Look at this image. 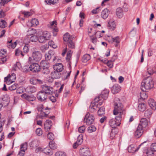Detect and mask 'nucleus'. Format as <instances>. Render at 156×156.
Segmentation results:
<instances>
[{"label": "nucleus", "instance_id": "obj_32", "mask_svg": "<svg viewBox=\"0 0 156 156\" xmlns=\"http://www.w3.org/2000/svg\"><path fill=\"white\" fill-rule=\"evenodd\" d=\"M116 14L119 18H121L123 15V11L122 9L120 8H118L116 10Z\"/></svg>", "mask_w": 156, "mask_h": 156}, {"label": "nucleus", "instance_id": "obj_40", "mask_svg": "<svg viewBox=\"0 0 156 156\" xmlns=\"http://www.w3.org/2000/svg\"><path fill=\"white\" fill-rule=\"evenodd\" d=\"M105 113V108L104 107H101L98 111V114L99 116H101L102 115Z\"/></svg>", "mask_w": 156, "mask_h": 156}, {"label": "nucleus", "instance_id": "obj_53", "mask_svg": "<svg viewBox=\"0 0 156 156\" xmlns=\"http://www.w3.org/2000/svg\"><path fill=\"white\" fill-rule=\"evenodd\" d=\"M58 0H45V2L47 4H55L58 2Z\"/></svg>", "mask_w": 156, "mask_h": 156}, {"label": "nucleus", "instance_id": "obj_11", "mask_svg": "<svg viewBox=\"0 0 156 156\" xmlns=\"http://www.w3.org/2000/svg\"><path fill=\"white\" fill-rule=\"evenodd\" d=\"M144 143V142L142 143L138 147L136 148L135 147V145H131L128 147V152L130 153H133L137 151L139 148Z\"/></svg>", "mask_w": 156, "mask_h": 156}, {"label": "nucleus", "instance_id": "obj_55", "mask_svg": "<svg viewBox=\"0 0 156 156\" xmlns=\"http://www.w3.org/2000/svg\"><path fill=\"white\" fill-rule=\"evenodd\" d=\"M109 92L108 90H105L102 92L101 94H102V95H104V94H105V98H107Z\"/></svg>", "mask_w": 156, "mask_h": 156}, {"label": "nucleus", "instance_id": "obj_37", "mask_svg": "<svg viewBox=\"0 0 156 156\" xmlns=\"http://www.w3.org/2000/svg\"><path fill=\"white\" fill-rule=\"evenodd\" d=\"M27 144L26 142L20 145V150L21 151L25 152V151L27 149Z\"/></svg>", "mask_w": 156, "mask_h": 156}, {"label": "nucleus", "instance_id": "obj_17", "mask_svg": "<svg viewBox=\"0 0 156 156\" xmlns=\"http://www.w3.org/2000/svg\"><path fill=\"white\" fill-rule=\"evenodd\" d=\"M52 125V122L49 120H47L44 124V128L47 131H49L51 128Z\"/></svg>", "mask_w": 156, "mask_h": 156}, {"label": "nucleus", "instance_id": "obj_35", "mask_svg": "<svg viewBox=\"0 0 156 156\" xmlns=\"http://www.w3.org/2000/svg\"><path fill=\"white\" fill-rule=\"evenodd\" d=\"M146 105L143 103L140 104L138 106V110L141 112L144 111L146 108Z\"/></svg>", "mask_w": 156, "mask_h": 156}, {"label": "nucleus", "instance_id": "obj_8", "mask_svg": "<svg viewBox=\"0 0 156 156\" xmlns=\"http://www.w3.org/2000/svg\"><path fill=\"white\" fill-rule=\"evenodd\" d=\"M30 70L34 72L39 71L41 68L39 65L37 63H33L29 66Z\"/></svg>", "mask_w": 156, "mask_h": 156}, {"label": "nucleus", "instance_id": "obj_26", "mask_svg": "<svg viewBox=\"0 0 156 156\" xmlns=\"http://www.w3.org/2000/svg\"><path fill=\"white\" fill-rule=\"evenodd\" d=\"M118 133V129L116 128L113 129H112L110 136V138L111 139H114L115 135Z\"/></svg>", "mask_w": 156, "mask_h": 156}, {"label": "nucleus", "instance_id": "obj_48", "mask_svg": "<svg viewBox=\"0 0 156 156\" xmlns=\"http://www.w3.org/2000/svg\"><path fill=\"white\" fill-rule=\"evenodd\" d=\"M140 97L141 99H145L147 98V95L145 92L143 91L140 93Z\"/></svg>", "mask_w": 156, "mask_h": 156}, {"label": "nucleus", "instance_id": "obj_44", "mask_svg": "<svg viewBox=\"0 0 156 156\" xmlns=\"http://www.w3.org/2000/svg\"><path fill=\"white\" fill-rule=\"evenodd\" d=\"M7 26L6 22L3 20H0V27L3 28Z\"/></svg>", "mask_w": 156, "mask_h": 156}, {"label": "nucleus", "instance_id": "obj_34", "mask_svg": "<svg viewBox=\"0 0 156 156\" xmlns=\"http://www.w3.org/2000/svg\"><path fill=\"white\" fill-rule=\"evenodd\" d=\"M63 40L65 41H68L72 40V36L71 37L68 33L65 34L63 36Z\"/></svg>", "mask_w": 156, "mask_h": 156}, {"label": "nucleus", "instance_id": "obj_31", "mask_svg": "<svg viewBox=\"0 0 156 156\" xmlns=\"http://www.w3.org/2000/svg\"><path fill=\"white\" fill-rule=\"evenodd\" d=\"M16 42H14L13 43H12V40L10 41H8L7 43V47L8 48H14L16 47Z\"/></svg>", "mask_w": 156, "mask_h": 156}, {"label": "nucleus", "instance_id": "obj_4", "mask_svg": "<svg viewBox=\"0 0 156 156\" xmlns=\"http://www.w3.org/2000/svg\"><path fill=\"white\" fill-rule=\"evenodd\" d=\"M94 118L92 114L87 113L85 116L84 120V122L87 125H89L91 124L94 122Z\"/></svg>", "mask_w": 156, "mask_h": 156}, {"label": "nucleus", "instance_id": "obj_60", "mask_svg": "<svg viewBox=\"0 0 156 156\" xmlns=\"http://www.w3.org/2000/svg\"><path fill=\"white\" fill-rule=\"evenodd\" d=\"M17 84H14L9 87V89L10 90H14L16 89L17 88Z\"/></svg>", "mask_w": 156, "mask_h": 156}, {"label": "nucleus", "instance_id": "obj_21", "mask_svg": "<svg viewBox=\"0 0 156 156\" xmlns=\"http://www.w3.org/2000/svg\"><path fill=\"white\" fill-rule=\"evenodd\" d=\"M100 98V97L98 96L95 98L94 100V102L95 103H97V105L98 106V105L101 106L102 105L103 102V100Z\"/></svg>", "mask_w": 156, "mask_h": 156}, {"label": "nucleus", "instance_id": "obj_20", "mask_svg": "<svg viewBox=\"0 0 156 156\" xmlns=\"http://www.w3.org/2000/svg\"><path fill=\"white\" fill-rule=\"evenodd\" d=\"M61 74L58 71L52 72L51 73V77L53 79H58L60 78Z\"/></svg>", "mask_w": 156, "mask_h": 156}, {"label": "nucleus", "instance_id": "obj_57", "mask_svg": "<svg viewBox=\"0 0 156 156\" xmlns=\"http://www.w3.org/2000/svg\"><path fill=\"white\" fill-rule=\"evenodd\" d=\"M25 90L23 87H19L16 90V93L18 94H21L23 93Z\"/></svg>", "mask_w": 156, "mask_h": 156}, {"label": "nucleus", "instance_id": "obj_61", "mask_svg": "<svg viewBox=\"0 0 156 156\" xmlns=\"http://www.w3.org/2000/svg\"><path fill=\"white\" fill-rule=\"evenodd\" d=\"M48 138L50 140H53L54 139V136L51 133H49L48 134Z\"/></svg>", "mask_w": 156, "mask_h": 156}, {"label": "nucleus", "instance_id": "obj_33", "mask_svg": "<svg viewBox=\"0 0 156 156\" xmlns=\"http://www.w3.org/2000/svg\"><path fill=\"white\" fill-rule=\"evenodd\" d=\"M39 141L37 140H34L32 141L30 143V145L32 148H35L39 145Z\"/></svg>", "mask_w": 156, "mask_h": 156}, {"label": "nucleus", "instance_id": "obj_46", "mask_svg": "<svg viewBox=\"0 0 156 156\" xmlns=\"http://www.w3.org/2000/svg\"><path fill=\"white\" fill-rule=\"evenodd\" d=\"M83 136L82 135H80L77 137V140L76 141L80 145L83 142Z\"/></svg>", "mask_w": 156, "mask_h": 156}, {"label": "nucleus", "instance_id": "obj_41", "mask_svg": "<svg viewBox=\"0 0 156 156\" xmlns=\"http://www.w3.org/2000/svg\"><path fill=\"white\" fill-rule=\"evenodd\" d=\"M31 23L32 26H35L39 24L38 20L36 19H33L31 21Z\"/></svg>", "mask_w": 156, "mask_h": 156}, {"label": "nucleus", "instance_id": "obj_30", "mask_svg": "<svg viewBox=\"0 0 156 156\" xmlns=\"http://www.w3.org/2000/svg\"><path fill=\"white\" fill-rule=\"evenodd\" d=\"M148 124L147 120L145 118H142L140 120V125L141 126L142 128L143 127H145Z\"/></svg>", "mask_w": 156, "mask_h": 156}, {"label": "nucleus", "instance_id": "obj_58", "mask_svg": "<svg viewBox=\"0 0 156 156\" xmlns=\"http://www.w3.org/2000/svg\"><path fill=\"white\" fill-rule=\"evenodd\" d=\"M92 42L95 44H96L97 42V38L94 37V35L90 36Z\"/></svg>", "mask_w": 156, "mask_h": 156}, {"label": "nucleus", "instance_id": "obj_6", "mask_svg": "<svg viewBox=\"0 0 156 156\" xmlns=\"http://www.w3.org/2000/svg\"><path fill=\"white\" fill-rule=\"evenodd\" d=\"M32 56L35 61H39L42 58V55L40 51H34L32 53Z\"/></svg>", "mask_w": 156, "mask_h": 156}, {"label": "nucleus", "instance_id": "obj_25", "mask_svg": "<svg viewBox=\"0 0 156 156\" xmlns=\"http://www.w3.org/2000/svg\"><path fill=\"white\" fill-rule=\"evenodd\" d=\"M109 27L112 30H114L116 27V24L115 20L113 19H111L108 22Z\"/></svg>", "mask_w": 156, "mask_h": 156}, {"label": "nucleus", "instance_id": "obj_12", "mask_svg": "<svg viewBox=\"0 0 156 156\" xmlns=\"http://www.w3.org/2000/svg\"><path fill=\"white\" fill-rule=\"evenodd\" d=\"M56 22L55 21H53L50 23V27L52 29L53 33L54 36H55L57 34V33L58 31L56 26Z\"/></svg>", "mask_w": 156, "mask_h": 156}, {"label": "nucleus", "instance_id": "obj_2", "mask_svg": "<svg viewBox=\"0 0 156 156\" xmlns=\"http://www.w3.org/2000/svg\"><path fill=\"white\" fill-rule=\"evenodd\" d=\"M123 106L120 102L115 103L114 108L113 110L114 115L118 116H122L123 114L124 109H123Z\"/></svg>", "mask_w": 156, "mask_h": 156}, {"label": "nucleus", "instance_id": "obj_59", "mask_svg": "<svg viewBox=\"0 0 156 156\" xmlns=\"http://www.w3.org/2000/svg\"><path fill=\"white\" fill-rule=\"evenodd\" d=\"M30 40L32 42H36L38 40V38L36 35H34L30 38Z\"/></svg>", "mask_w": 156, "mask_h": 156}, {"label": "nucleus", "instance_id": "obj_38", "mask_svg": "<svg viewBox=\"0 0 156 156\" xmlns=\"http://www.w3.org/2000/svg\"><path fill=\"white\" fill-rule=\"evenodd\" d=\"M152 113V111L151 109H148L145 112L144 115L147 118L150 117Z\"/></svg>", "mask_w": 156, "mask_h": 156}, {"label": "nucleus", "instance_id": "obj_28", "mask_svg": "<svg viewBox=\"0 0 156 156\" xmlns=\"http://www.w3.org/2000/svg\"><path fill=\"white\" fill-rule=\"evenodd\" d=\"M147 72L149 74L151 75L156 72V67L155 66L151 67L148 66L147 68Z\"/></svg>", "mask_w": 156, "mask_h": 156}, {"label": "nucleus", "instance_id": "obj_42", "mask_svg": "<svg viewBox=\"0 0 156 156\" xmlns=\"http://www.w3.org/2000/svg\"><path fill=\"white\" fill-rule=\"evenodd\" d=\"M21 12L22 14L24 15L25 17H28L33 14L32 12H27L25 11H22Z\"/></svg>", "mask_w": 156, "mask_h": 156}, {"label": "nucleus", "instance_id": "obj_36", "mask_svg": "<svg viewBox=\"0 0 156 156\" xmlns=\"http://www.w3.org/2000/svg\"><path fill=\"white\" fill-rule=\"evenodd\" d=\"M90 58V56L88 54H86L84 55L82 58L83 62H86Z\"/></svg>", "mask_w": 156, "mask_h": 156}, {"label": "nucleus", "instance_id": "obj_50", "mask_svg": "<svg viewBox=\"0 0 156 156\" xmlns=\"http://www.w3.org/2000/svg\"><path fill=\"white\" fill-rule=\"evenodd\" d=\"M15 54V55L16 56H19L20 55H21L23 57L24 56V55L23 54V52L19 48L16 50Z\"/></svg>", "mask_w": 156, "mask_h": 156}, {"label": "nucleus", "instance_id": "obj_43", "mask_svg": "<svg viewBox=\"0 0 156 156\" xmlns=\"http://www.w3.org/2000/svg\"><path fill=\"white\" fill-rule=\"evenodd\" d=\"M43 36H44L45 39L47 40H49L51 37V35L47 31H44L43 34Z\"/></svg>", "mask_w": 156, "mask_h": 156}, {"label": "nucleus", "instance_id": "obj_51", "mask_svg": "<svg viewBox=\"0 0 156 156\" xmlns=\"http://www.w3.org/2000/svg\"><path fill=\"white\" fill-rule=\"evenodd\" d=\"M55 156H66V153L63 151H58L55 154Z\"/></svg>", "mask_w": 156, "mask_h": 156}, {"label": "nucleus", "instance_id": "obj_62", "mask_svg": "<svg viewBox=\"0 0 156 156\" xmlns=\"http://www.w3.org/2000/svg\"><path fill=\"white\" fill-rule=\"evenodd\" d=\"M85 129L86 128L85 126H82L79 128V132L80 133H84Z\"/></svg>", "mask_w": 156, "mask_h": 156}, {"label": "nucleus", "instance_id": "obj_27", "mask_svg": "<svg viewBox=\"0 0 156 156\" xmlns=\"http://www.w3.org/2000/svg\"><path fill=\"white\" fill-rule=\"evenodd\" d=\"M43 151L44 153L48 155H51L53 154L52 150L49 147H47L44 148Z\"/></svg>", "mask_w": 156, "mask_h": 156}, {"label": "nucleus", "instance_id": "obj_7", "mask_svg": "<svg viewBox=\"0 0 156 156\" xmlns=\"http://www.w3.org/2000/svg\"><path fill=\"white\" fill-rule=\"evenodd\" d=\"M37 98L41 101H44L47 98V95L42 90L39 92L37 95Z\"/></svg>", "mask_w": 156, "mask_h": 156}, {"label": "nucleus", "instance_id": "obj_1", "mask_svg": "<svg viewBox=\"0 0 156 156\" xmlns=\"http://www.w3.org/2000/svg\"><path fill=\"white\" fill-rule=\"evenodd\" d=\"M154 87V83L151 78L148 76L145 78L141 83V90L144 91H146L150 90Z\"/></svg>", "mask_w": 156, "mask_h": 156}, {"label": "nucleus", "instance_id": "obj_39", "mask_svg": "<svg viewBox=\"0 0 156 156\" xmlns=\"http://www.w3.org/2000/svg\"><path fill=\"white\" fill-rule=\"evenodd\" d=\"M154 151L150 149H148L145 153L146 156H152L154 153Z\"/></svg>", "mask_w": 156, "mask_h": 156}, {"label": "nucleus", "instance_id": "obj_16", "mask_svg": "<svg viewBox=\"0 0 156 156\" xmlns=\"http://www.w3.org/2000/svg\"><path fill=\"white\" fill-rule=\"evenodd\" d=\"M54 55L55 52L53 50H49L47 53L45 55V61H49L51 59V57L54 56Z\"/></svg>", "mask_w": 156, "mask_h": 156}, {"label": "nucleus", "instance_id": "obj_52", "mask_svg": "<svg viewBox=\"0 0 156 156\" xmlns=\"http://www.w3.org/2000/svg\"><path fill=\"white\" fill-rule=\"evenodd\" d=\"M49 147L51 149H55L57 148V146L56 144L55 143L52 142H49Z\"/></svg>", "mask_w": 156, "mask_h": 156}, {"label": "nucleus", "instance_id": "obj_45", "mask_svg": "<svg viewBox=\"0 0 156 156\" xmlns=\"http://www.w3.org/2000/svg\"><path fill=\"white\" fill-rule=\"evenodd\" d=\"M45 37L43 35L41 36L38 38V40L39 42L41 43H44L46 42V41L47 40L45 39Z\"/></svg>", "mask_w": 156, "mask_h": 156}, {"label": "nucleus", "instance_id": "obj_22", "mask_svg": "<svg viewBox=\"0 0 156 156\" xmlns=\"http://www.w3.org/2000/svg\"><path fill=\"white\" fill-rule=\"evenodd\" d=\"M98 108L97 105V103H95L94 102L92 103L89 107L90 111L91 112H94L97 111Z\"/></svg>", "mask_w": 156, "mask_h": 156}, {"label": "nucleus", "instance_id": "obj_47", "mask_svg": "<svg viewBox=\"0 0 156 156\" xmlns=\"http://www.w3.org/2000/svg\"><path fill=\"white\" fill-rule=\"evenodd\" d=\"M49 48V46L47 44H44L41 46L40 49L43 52H44Z\"/></svg>", "mask_w": 156, "mask_h": 156}, {"label": "nucleus", "instance_id": "obj_9", "mask_svg": "<svg viewBox=\"0 0 156 156\" xmlns=\"http://www.w3.org/2000/svg\"><path fill=\"white\" fill-rule=\"evenodd\" d=\"M42 90L47 94H53V89L52 87L44 86L42 87Z\"/></svg>", "mask_w": 156, "mask_h": 156}, {"label": "nucleus", "instance_id": "obj_49", "mask_svg": "<svg viewBox=\"0 0 156 156\" xmlns=\"http://www.w3.org/2000/svg\"><path fill=\"white\" fill-rule=\"evenodd\" d=\"M96 128L95 126H89L88 129V131L89 133H92L96 130Z\"/></svg>", "mask_w": 156, "mask_h": 156}, {"label": "nucleus", "instance_id": "obj_18", "mask_svg": "<svg viewBox=\"0 0 156 156\" xmlns=\"http://www.w3.org/2000/svg\"><path fill=\"white\" fill-rule=\"evenodd\" d=\"M121 87L118 84L113 85L112 88V92L114 94H116L119 92L120 90Z\"/></svg>", "mask_w": 156, "mask_h": 156}, {"label": "nucleus", "instance_id": "obj_24", "mask_svg": "<svg viewBox=\"0 0 156 156\" xmlns=\"http://www.w3.org/2000/svg\"><path fill=\"white\" fill-rule=\"evenodd\" d=\"M40 65L42 69L49 68L50 67V65L48 62L45 60L42 61Z\"/></svg>", "mask_w": 156, "mask_h": 156}, {"label": "nucleus", "instance_id": "obj_29", "mask_svg": "<svg viewBox=\"0 0 156 156\" xmlns=\"http://www.w3.org/2000/svg\"><path fill=\"white\" fill-rule=\"evenodd\" d=\"M111 39H112V40L109 41L111 43H112L113 42L116 43L117 44L115 45V46L116 47H117L118 46L117 44L119 43L120 41V40L119 37L118 36L114 38L111 37Z\"/></svg>", "mask_w": 156, "mask_h": 156}, {"label": "nucleus", "instance_id": "obj_10", "mask_svg": "<svg viewBox=\"0 0 156 156\" xmlns=\"http://www.w3.org/2000/svg\"><path fill=\"white\" fill-rule=\"evenodd\" d=\"M142 126L140 125H139L137 129L134 133L135 136L136 138L140 137L142 135L143 133V130Z\"/></svg>", "mask_w": 156, "mask_h": 156}, {"label": "nucleus", "instance_id": "obj_64", "mask_svg": "<svg viewBox=\"0 0 156 156\" xmlns=\"http://www.w3.org/2000/svg\"><path fill=\"white\" fill-rule=\"evenodd\" d=\"M36 133L38 136H40L42 134V131L41 128H38L36 129Z\"/></svg>", "mask_w": 156, "mask_h": 156}, {"label": "nucleus", "instance_id": "obj_54", "mask_svg": "<svg viewBox=\"0 0 156 156\" xmlns=\"http://www.w3.org/2000/svg\"><path fill=\"white\" fill-rule=\"evenodd\" d=\"M68 44L69 47L71 48H75V44L72 41V40L68 41Z\"/></svg>", "mask_w": 156, "mask_h": 156}, {"label": "nucleus", "instance_id": "obj_63", "mask_svg": "<svg viewBox=\"0 0 156 156\" xmlns=\"http://www.w3.org/2000/svg\"><path fill=\"white\" fill-rule=\"evenodd\" d=\"M95 37L97 38H100L103 36V35L101 33L100 31H97L94 34Z\"/></svg>", "mask_w": 156, "mask_h": 156}, {"label": "nucleus", "instance_id": "obj_3", "mask_svg": "<svg viewBox=\"0 0 156 156\" xmlns=\"http://www.w3.org/2000/svg\"><path fill=\"white\" fill-rule=\"evenodd\" d=\"M115 118L116 120L114 119H111L109 121V124L112 128H115L117 126H119L121 124L122 116H116Z\"/></svg>", "mask_w": 156, "mask_h": 156}, {"label": "nucleus", "instance_id": "obj_13", "mask_svg": "<svg viewBox=\"0 0 156 156\" xmlns=\"http://www.w3.org/2000/svg\"><path fill=\"white\" fill-rule=\"evenodd\" d=\"M16 75L14 73H12L11 75H8L7 76L4 78L5 82L9 81L10 83H12L14 82L16 79Z\"/></svg>", "mask_w": 156, "mask_h": 156}, {"label": "nucleus", "instance_id": "obj_14", "mask_svg": "<svg viewBox=\"0 0 156 156\" xmlns=\"http://www.w3.org/2000/svg\"><path fill=\"white\" fill-rule=\"evenodd\" d=\"M63 65L61 63H56L53 65V68L56 71L61 72L63 69Z\"/></svg>", "mask_w": 156, "mask_h": 156}, {"label": "nucleus", "instance_id": "obj_15", "mask_svg": "<svg viewBox=\"0 0 156 156\" xmlns=\"http://www.w3.org/2000/svg\"><path fill=\"white\" fill-rule=\"evenodd\" d=\"M21 97L23 99H25L28 101H33L35 100V98L34 96L28 95L26 94H24L21 95Z\"/></svg>", "mask_w": 156, "mask_h": 156}, {"label": "nucleus", "instance_id": "obj_5", "mask_svg": "<svg viewBox=\"0 0 156 156\" xmlns=\"http://www.w3.org/2000/svg\"><path fill=\"white\" fill-rule=\"evenodd\" d=\"M80 156H90L91 154L89 148L85 146L80 148Z\"/></svg>", "mask_w": 156, "mask_h": 156}, {"label": "nucleus", "instance_id": "obj_56", "mask_svg": "<svg viewBox=\"0 0 156 156\" xmlns=\"http://www.w3.org/2000/svg\"><path fill=\"white\" fill-rule=\"evenodd\" d=\"M42 72L43 74L45 75H47L49 73L50 71L49 68L42 69Z\"/></svg>", "mask_w": 156, "mask_h": 156}, {"label": "nucleus", "instance_id": "obj_19", "mask_svg": "<svg viewBox=\"0 0 156 156\" xmlns=\"http://www.w3.org/2000/svg\"><path fill=\"white\" fill-rule=\"evenodd\" d=\"M109 14V11L108 9H105L102 11L101 16L103 19H105L108 17Z\"/></svg>", "mask_w": 156, "mask_h": 156}, {"label": "nucleus", "instance_id": "obj_23", "mask_svg": "<svg viewBox=\"0 0 156 156\" xmlns=\"http://www.w3.org/2000/svg\"><path fill=\"white\" fill-rule=\"evenodd\" d=\"M148 104L152 109L155 110L156 109V105L154 100L151 99L148 100Z\"/></svg>", "mask_w": 156, "mask_h": 156}]
</instances>
